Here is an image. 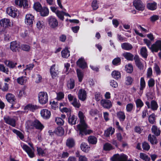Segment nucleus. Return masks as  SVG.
Masks as SVG:
<instances>
[{"label": "nucleus", "mask_w": 161, "mask_h": 161, "mask_svg": "<svg viewBox=\"0 0 161 161\" xmlns=\"http://www.w3.org/2000/svg\"><path fill=\"white\" fill-rule=\"evenodd\" d=\"M87 126L86 124H84L82 126L80 125H78L77 128L79 131V135L82 136L84 135L89 134L92 132L91 130H87Z\"/></svg>", "instance_id": "f257e3e1"}, {"label": "nucleus", "mask_w": 161, "mask_h": 161, "mask_svg": "<svg viewBox=\"0 0 161 161\" xmlns=\"http://www.w3.org/2000/svg\"><path fill=\"white\" fill-rule=\"evenodd\" d=\"M39 102L42 104H45L48 101V96L47 93L45 92H40L38 94Z\"/></svg>", "instance_id": "f03ea898"}, {"label": "nucleus", "mask_w": 161, "mask_h": 161, "mask_svg": "<svg viewBox=\"0 0 161 161\" xmlns=\"http://www.w3.org/2000/svg\"><path fill=\"white\" fill-rule=\"evenodd\" d=\"M47 20L49 25L50 28L55 29L58 26V21L54 17L49 16Z\"/></svg>", "instance_id": "7ed1b4c3"}, {"label": "nucleus", "mask_w": 161, "mask_h": 161, "mask_svg": "<svg viewBox=\"0 0 161 161\" xmlns=\"http://www.w3.org/2000/svg\"><path fill=\"white\" fill-rule=\"evenodd\" d=\"M128 156L124 154H116L111 158L112 161H127Z\"/></svg>", "instance_id": "20e7f679"}, {"label": "nucleus", "mask_w": 161, "mask_h": 161, "mask_svg": "<svg viewBox=\"0 0 161 161\" xmlns=\"http://www.w3.org/2000/svg\"><path fill=\"white\" fill-rule=\"evenodd\" d=\"M29 144L32 147L33 145L31 143H29ZM22 147L24 150L27 153L30 157L32 158L34 157L35 155L33 149L30 148L27 145L25 144L23 145Z\"/></svg>", "instance_id": "39448f33"}, {"label": "nucleus", "mask_w": 161, "mask_h": 161, "mask_svg": "<svg viewBox=\"0 0 161 161\" xmlns=\"http://www.w3.org/2000/svg\"><path fill=\"white\" fill-rule=\"evenodd\" d=\"M133 4L136 9L139 11H142L145 9V5L141 0H134Z\"/></svg>", "instance_id": "423d86ee"}, {"label": "nucleus", "mask_w": 161, "mask_h": 161, "mask_svg": "<svg viewBox=\"0 0 161 161\" xmlns=\"http://www.w3.org/2000/svg\"><path fill=\"white\" fill-rule=\"evenodd\" d=\"M151 48L153 52H157L159 50L161 51V40L157 41L151 45Z\"/></svg>", "instance_id": "0eeeda50"}, {"label": "nucleus", "mask_w": 161, "mask_h": 161, "mask_svg": "<svg viewBox=\"0 0 161 161\" xmlns=\"http://www.w3.org/2000/svg\"><path fill=\"white\" fill-rule=\"evenodd\" d=\"M6 12L9 16L14 18H15L17 16L18 13L17 9L13 7L7 8Z\"/></svg>", "instance_id": "6e6552de"}, {"label": "nucleus", "mask_w": 161, "mask_h": 161, "mask_svg": "<svg viewBox=\"0 0 161 161\" xmlns=\"http://www.w3.org/2000/svg\"><path fill=\"white\" fill-rule=\"evenodd\" d=\"M6 98L7 101L12 104L11 107H13L16 103L15 96L11 93H8L6 95Z\"/></svg>", "instance_id": "1a4fd4ad"}, {"label": "nucleus", "mask_w": 161, "mask_h": 161, "mask_svg": "<svg viewBox=\"0 0 161 161\" xmlns=\"http://www.w3.org/2000/svg\"><path fill=\"white\" fill-rule=\"evenodd\" d=\"M34 19V16L32 14H27L25 17V23L29 25H32Z\"/></svg>", "instance_id": "9d476101"}, {"label": "nucleus", "mask_w": 161, "mask_h": 161, "mask_svg": "<svg viewBox=\"0 0 161 161\" xmlns=\"http://www.w3.org/2000/svg\"><path fill=\"white\" fill-rule=\"evenodd\" d=\"M134 59L135 60V64L137 67L140 69H142L144 68L143 64L142 63L139 56L137 55H136L134 58Z\"/></svg>", "instance_id": "9b49d317"}, {"label": "nucleus", "mask_w": 161, "mask_h": 161, "mask_svg": "<svg viewBox=\"0 0 161 161\" xmlns=\"http://www.w3.org/2000/svg\"><path fill=\"white\" fill-rule=\"evenodd\" d=\"M4 120L7 124L13 127L16 126V121L14 118H11L8 116L4 117L3 118Z\"/></svg>", "instance_id": "f8f14e48"}, {"label": "nucleus", "mask_w": 161, "mask_h": 161, "mask_svg": "<svg viewBox=\"0 0 161 161\" xmlns=\"http://www.w3.org/2000/svg\"><path fill=\"white\" fill-rule=\"evenodd\" d=\"M101 105L104 108L109 109L112 105L111 102L109 100L105 99H102L101 102Z\"/></svg>", "instance_id": "ddd939ff"}, {"label": "nucleus", "mask_w": 161, "mask_h": 161, "mask_svg": "<svg viewBox=\"0 0 161 161\" xmlns=\"http://www.w3.org/2000/svg\"><path fill=\"white\" fill-rule=\"evenodd\" d=\"M78 96L80 100L82 101H84L86 98V92L83 89H80L78 91Z\"/></svg>", "instance_id": "4468645a"}, {"label": "nucleus", "mask_w": 161, "mask_h": 161, "mask_svg": "<svg viewBox=\"0 0 161 161\" xmlns=\"http://www.w3.org/2000/svg\"><path fill=\"white\" fill-rule=\"evenodd\" d=\"M55 64H53L50 69V72L53 78H55L58 76V71L57 68H55Z\"/></svg>", "instance_id": "2eb2a0df"}, {"label": "nucleus", "mask_w": 161, "mask_h": 161, "mask_svg": "<svg viewBox=\"0 0 161 161\" xmlns=\"http://www.w3.org/2000/svg\"><path fill=\"white\" fill-rule=\"evenodd\" d=\"M0 25L1 26L6 28L10 26L11 22L9 19L4 18L0 20Z\"/></svg>", "instance_id": "dca6fc26"}, {"label": "nucleus", "mask_w": 161, "mask_h": 161, "mask_svg": "<svg viewBox=\"0 0 161 161\" xmlns=\"http://www.w3.org/2000/svg\"><path fill=\"white\" fill-rule=\"evenodd\" d=\"M20 46L18 42L15 41L11 42L10 45V49L13 52H16L19 48Z\"/></svg>", "instance_id": "f3484780"}, {"label": "nucleus", "mask_w": 161, "mask_h": 161, "mask_svg": "<svg viewBox=\"0 0 161 161\" xmlns=\"http://www.w3.org/2000/svg\"><path fill=\"white\" fill-rule=\"evenodd\" d=\"M77 65L80 68L84 69L87 67V64L83 58H79L76 62Z\"/></svg>", "instance_id": "a211bd4d"}, {"label": "nucleus", "mask_w": 161, "mask_h": 161, "mask_svg": "<svg viewBox=\"0 0 161 161\" xmlns=\"http://www.w3.org/2000/svg\"><path fill=\"white\" fill-rule=\"evenodd\" d=\"M41 114L42 116L44 119H48L50 116V111L47 109H43L41 111Z\"/></svg>", "instance_id": "6ab92c4d"}, {"label": "nucleus", "mask_w": 161, "mask_h": 161, "mask_svg": "<svg viewBox=\"0 0 161 161\" xmlns=\"http://www.w3.org/2000/svg\"><path fill=\"white\" fill-rule=\"evenodd\" d=\"M140 93L142 94L143 93V89L146 86V82L143 77H142L140 80Z\"/></svg>", "instance_id": "aec40b11"}, {"label": "nucleus", "mask_w": 161, "mask_h": 161, "mask_svg": "<svg viewBox=\"0 0 161 161\" xmlns=\"http://www.w3.org/2000/svg\"><path fill=\"white\" fill-rule=\"evenodd\" d=\"M115 129L112 127L108 128L104 132V135L107 137H109L110 136L112 135L114 133Z\"/></svg>", "instance_id": "412c9836"}, {"label": "nucleus", "mask_w": 161, "mask_h": 161, "mask_svg": "<svg viewBox=\"0 0 161 161\" xmlns=\"http://www.w3.org/2000/svg\"><path fill=\"white\" fill-rule=\"evenodd\" d=\"M121 47L123 49L126 50H130L133 48L132 46L128 42H125L122 43Z\"/></svg>", "instance_id": "4be33fe9"}, {"label": "nucleus", "mask_w": 161, "mask_h": 161, "mask_svg": "<svg viewBox=\"0 0 161 161\" xmlns=\"http://www.w3.org/2000/svg\"><path fill=\"white\" fill-rule=\"evenodd\" d=\"M44 126L38 120H35L34 121V128L38 130H42L44 128Z\"/></svg>", "instance_id": "5701e85b"}, {"label": "nucleus", "mask_w": 161, "mask_h": 161, "mask_svg": "<svg viewBox=\"0 0 161 161\" xmlns=\"http://www.w3.org/2000/svg\"><path fill=\"white\" fill-rule=\"evenodd\" d=\"M77 117L75 115H70L68 118V122L71 125H75L76 123Z\"/></svg>", "instance_id": "b1692460"}, {"label": "nucleus", "mask_w": 161, "mask_h": 161, "mask_svg": "<svg viewBox=\"0 0 161 161\" xmlns=\"http://www.w3.org/2000/svg\"><path fill=\"white\" fill-rule=\"evenodd\" d=\"M75 141L73 139L69 138L66 141V145L69 148H71L74 147L75 145Z\"/></svg>", "instance_id": "393cba45"}, {"label": "nucleus", "mask_w": 161, "mask_h": 161, "mask_svg": "<svg viewBox=\"0 0 161 161\" xmlns=\"http://www.w3.org/2000/svg\"><path fill=\"white\" fill-rule=\"evenodd\" d=\"M123 56L127 60L132 61L134 58V55L130 53L126 52L122 54Z\"/></svg>", "instance_id": "a878e982"}, {"label": "nucleus", "mask_w": 161, "mask_h": 161, "mask_svg": "<svg viewBox=\"0 0 161 161\" xmlns=\"http://www.w3.org/2000/svg\"><path fill=\"white\" fill-rule=\"evenodd\" d=\"M148 139L152 144H156L158 142L156 137L154 135L151 134L149 135Z\"/></svg>", "instance_id": "bb28decb"}, {"label": "nucleus", "mask_w": 161, "mask_h": 161, "mask_svg": "<svg viewBox=\"0 0 161 161\" xmlns=\"http://www.w3.org/2000/svg\"><path fill=\"white\" fill-rule=\"evenodd\" d=\"M54 132L58 136H62L64 134V130L62 127H58L55 130Z\"/></svg>", "instance_id": "cd10ccee"}, {"label": "nucleus", "mask_w": 161, "mask_h": 161, "mask_svg": "<svg viewBox=\"0 0 161 161\" xmlns=\"http://www.w3.org/2000/svg\"><path fill=\"white\" fill-rule=\"evenodd\" d=\"M88 141L90 144H95L97 142V139L93 136H90L88 138Z\"/></svg>", "instance_id": "c85d7f7f"}, {"label": "nucleus", "mask_w": 161, "mask_h": 161, "mask_svg": "<svg viewBox=\"0 0 161 161\" xmlns=\"http://www.w3.org/2000/svg\"><path fill=\"white\" fill-rule=\"evenodd\" d=\"M148 9L151 10H154L157 7V3L155 2L148 3L147 5Z\"/></svg>", "instance_id": "c756f323"}, {"label": "nucleus", "mask_w": 161, "mask_h": 161, "mask_svg": "<svg viewBox=\"0 0 161 161\" xmlns=\"http://www.w3.org/2000/svg\"><path fill=\"white\" fill-rule=\"evenodd\" d=\"M75 86V81L73 79H70L67 83V86L68 88L70 89L74 88Z\"/></svg>", "instance_id": "7c9ffc66"}, {"label": "nucleus", "mask_w": 161, "mask_h": 161, "mask_svg": "<svg viewBox=\"0 0 161 161\" xmlns=\"http://www.w3.org/2000/svg\"><path fill=\"white\" fill-rule=\"evenodd\" d=\"M38 108V107L36 105L29 104L25 107V109L30 110L33 112L35 110L37 109Z\"/></svg>", "instance_id": "2f4dec72"}, {"label": "nucleus", "mask_w": 161, "mask_h": 161, "mask_svg": "<svg viewBox=\"0 0 161 161\" xmlns=\"http://www.w3.org/2000/svg\"><path fill=\"white\" fill-rule=\"evenodd\" d=\"M5 64L10 68H14L17 64L16 63H14L12 61L5 60L4 62Z\"/></svg>", "instance_id": "473e14b6"}, {"label": "nucleus", "mask_w": 161, "mask_h": 161, "mask_svg": "<svg viewBox=\"0 0 161 161\" xmlns=\"http://www.w3.org/2000/svg\"><path fill=\"white\" fill-rule=\"evenodd\" d=\"M140 54L142 57L146 58L148 56L147 50L146 47H142L140 49Z\"/></svg>", "instance_id": "72a5a7b5"}, {"label": "nucleus", "mask_w": 161, "mask_h": 161, "mask_svg": "<svg viewBox=\"0 0 161 161\" xmlns=\"http://www.w3.org/2000/svg\"><path fill=\"white\" fill-rule=\"evenodd\" d=\"M117 116L120 121H124L125 118V116L124 112L122 111H119L117 113Z\"/></svg>", "instance_id": "f704fd0d"}, {"label": "nucleus", "mask_w": 161, "mask_h": 161, "mask_svg": "<svg viewBox=\"0 0 161 161\" xmlns=\"http://www.w3.org/2000/svg\"><path fill=\"white\" fill-rule=\"evenodd\" d=\"M41 16H47L49 14V10L47 8L44 7L42 8L39 11Z\"/></svg>", "instance_id": "c9c22d12"}, {"label": "nucleus", "mask_w": 161, "mask_h": 161, "mask_svg": "<svg viewBox=\"0 0 161 161\" xmlns=\"http://www.w3.org/2000/svg\"><path fill=\"white\" fill-rule=\"evenodd\" d=\"M62 56L64 58H67L70 56L69 51L67 47H65L61 52Z\"/></svg>", "instance_id": "e433bc0d"}, {"label": "nucleus", "mask_w": 161, "mask_h": 161, "mask_svg": "<svg viewBox=\"0 0 161 161\" xmlns=\"http://www.w3.org/2000/svg\"><path fill=\"white\" fill-rule=\"evenodd\" d=\"M17 82L19 84L23 85L24 83L26 82L27 78L25 76H21L18 78L17 79Z\"/></svg>", "instance_id": "4c0bfd02"}, {"label": "nucleus", "mask_w": 161, "mask_h": 161, "mask_svg": "<svg viewBox=\"0 0 161 161\" xmlns=\"http://www.w3.org/2000/svg\"><path fill=\"white\" fill-rule=\"evenodd\" d=\"M79 117L80 119V125L82 126L86 124L84 119V116L83 114L81 111H79L78 114Z\"/></svg>", "instance_id": "58836bf2"}, {"label": "nucleus", "mask_w": 161, "mask_h": 161, "mask_svg": "<svg viewBox=\"0 0 161 161\" xmlns=\"http://www.w3.org/2000/svg\"><path fill=\"white\" fill-rule=\"evenodd\" d=\"M151 130L152 132L155 135L158 136L159 135L160 131L159 129L157 127L154 125L152 126Z\"/></svg>", "instance_id": "ea45409f"}, {"label": "nucleus", "mask_w": 161, "mask_h": 161, "mask_svg": "<svg viewBox=\"0 0 161 161\" xmlns=\"http://www.w3.org/2000/svg\"><path fill=\"white\" fill-rule=\"evenodd\" d=\"M26 128L27 129L34 128V121L31 120H28L25 123Z\"/></svg>", "instance_id": "a19ab883"}, {"label": "nucleus", "mask_w": 161, "mask_h": 161, "mask_svg": "<svg viewBox=\"0 0 161 161\" xmlns=\"http://www.w3.org/2000/svg\"><path fill=\"white\" fill-rule=\"evenodd\" d=\"M112 77L116 79H120L121 77L120 73L118 71L114 70L112 73Z\"/></svg>", "instance_id": "79ce46f5"}, {"label": "nucleus", "mask_w": 161, "mask_h": 161, "mask_svg": "<svg viewBox=\"0 0 161 161\" xmlns=\"http://www.w3.org/2000/svg\"><path fill=\"white\" fill-rule=\"evenodd\" d=\"M80 148L81 150L85 152H87L89 150L90 147L85 142H82L80 145Z\"/></svg>", "instance_id": "37998d69"}, {"label": "nucleus", "mask_w": 161, "mask_h": 161, "mask_svg": "<svg viewBox=\"0 0 161 161\" xmlns=\"http://www.w3.org/2000/svg\"><path fill=\"white\" fill-rule=\"evenodd\" d=\"M158 105L155 101L153 100L151 102V108L153 110H156L158 108Z\"/></svg>", "instance_id": "c03bdc74"}, {"label": "nucleus", "mask_w": 161, "mask_h": 161, "mask_svg": "<svg viewBox=\"0 0 161 161\" xmlns=\"http://www.w3.org/2000/svg\"><path fill=\"white\" fill-rule=\"evenodd\" d=\"M153 69L155 71L157 75H160L161 73V70L159 66L156 64H154Z\"/></svg>", "instance_id": "a18cd8bd"}, {"label": "nucleus", "mask_w": 161, "mask_h": 161, "mask_svg": "<svg viewBox=\"0 0 161 161\" xmlns=\"http://www.w3.org/2000/svg\"><path fill=\"white\" fill-rule=\"evenodd\" d=\"M113 149V146L109 143H107L104 145L103 149L105 151H109Z\"/></svg>", "instance_id": "49530a36"}, {"label": "nucleus", "mask_w": 161, "mask_h": 161, "mask_svg": "<svg viewBox=\"0 0 161 161\" xmlns=\"http://www.w3.org/2000/svg\"><path fill=\"white\" fill-rule=\"evenodd\" d=\"M64 12L59 10L56 13V15L60 19L63 21L64 19Z\"/></svg>", "instance_id": "de8ad7c7"}, {"label": "nucleus", "mask_w": 161, "mask_h": 161, "mask_svg": "<svg viewBox=\"0 0 161 161\" xmlns=\"http://www.w3.org/2000/svg\"><path fill=\"white\" fill-rule=\"evenodd\" d=\"M121 59L119 57H117L114 59L112 61L113 65L117 66L120 65L121 64Z\"/></svg>", "instance_id": "09e8293b"}, {"label": "nucleus", "mask_w": 161, "mask_h": 161, "mask_svg": "<svg viewBox=\"0 0 161 161\" xmlns=\"http://www.w3.org/2000/svg\"><path fill=\"white\" fill-rule=\"evenodd\" d=\"M77 74L79 79V81L81 82L83 77V73L79 69H77Z\"/></svg>", "instance_id": "8fccbe9b"}, {"label": "nucleus", "mask_w": 161, "mask_h": 161, "mask_svg": "<svg viewBox=\"0 0 161 161\" xmlns=\"http://www.w3.org/2000/svg\"><path fill=\"white\" fill-rule=\"evenodd\" d=\"M125 70L127 72L130 73L132 72L133 70V67L132 65L131 64H128L125 66Z\"/></svg>", "instance_id": "3c124183"}, {"label": "nucleus", "mask_w": 161, "mask_h": 161, "mask_svg": "<svg viewBox=\"0 0 161 161\" xmlns=\"http://www.w3.org/2000/svg\"><path fill=\"white\" fill-rule=\"evenodd\" d=\"M135 102L136 107L138 108H141L144 105L143 103L140 99H136L135 101Z\"/></svg>", "instance_id": "603ef678"}, {"label": "nucleus", "mask_w": 161, "mask_h": 161, "mask_svg": "<svg viewBox=\"0 0 161 161\" xmlns=\"http://www.w3.org/2000/svg\"><path fill=\"white\" fill-rule=\"evenodd\" d=\"M140 158L145 161H149L150 160V158L147 155L143 153H140Z\"/></svg>", "instance_id": "864d4df0"}, {"label": "nucleus", "mask_w": 161, "mask_h": 161, "mask_svg": "<svg viewBox=\"0 0 161 161\" xmlns=\"http://www.w3.org/2000/svg\"><path fill=\"white\" fill-rule=\"evenodd\" d=\"M71 104L75 107L78 108L80 106V104L79 102V101H77V99L75 97L74 99V100L71 103Z\"/></svg>", "instance_id": "5fc2aeb1"}, {"label": "nucleus", "mask_w": 161, "mask_h": 161, "mask_svg": "<svg viewBox=\"0 0 161 161\" xmlns=\"http://www.w3.org/2000/svg\"><path fill=\"white\" fill-rule=\"evenodd\" d=\"M64 97V94L62 92H59L57 93V97L56 99L58 101H60Z\"/></svg>", "instance_id": "6e6d98bb"}, {"label": "nucleus", "mask_w": 161, "mask_h": 161, "mask_svg": "<svg viewBox=\"0 0 161 161\" xmlns=\"http://www.w3.org/2000/svg\"><path fill=\"white\" fill-rule=\"evenodd\" d=\"M44 25V22L42 20H39L36 23V26L39 29H41Z\"/></svg>", "instance_id": "4d7b16f0"}, {"label": "nucleus", "mask_w": 161, "mask_h": 161, "mask_svg": "<svg viewBox=\"0 0 161 161\" xmlns=\"http://www.w3.org/2000/svg\"><path fill=\"white\" fill-rule=\"evenodd\" d=\"M33 7L35 10L38 11H39L42 8L40 4L38 2L35 3L34 4Z\"/></svg>", "instance_id": "13d9d810"}, {"label": "nucleus", "mask_w": 161, "mask_h": 161, "mask_svg": "<svg viewBox=\"0 0 161 161\" xmlns=\"http://www.w3.org/2000/svg\"><path fill=\"white\" fill-rule=\"evenodd\" d=\"M155 115L154 114H152L149 116L148 120L151 124H154L155 122Z\"/></svg>", "instance_id": "bf43d9fd"}, {"label": "nucleus", "mask_w": 161, "mask_h": 161, "mask_svg": "<svg viewBox=\"0 0 161 161\" xmlns=\"http://www.w3.org/2000/svg\"><path fill=\"white\" fill-rule=\"evenodd\" d=\"M69 156V153L67 152L63 151L62 153L59 154L58 156L61 158H66Z\"/></svg>", "instance_id": "052dcab7"}, {"label": "nucleus", "mask_w": 161, "mask_h": 161, "mask_svg": "<svg viewBox=\"0 0 161 161\" xmlns=\"http://www.w3.org/2000/svg\"><path fill=\"white\" fill-rule=\"evenodd\" d=\"M50 104L51 105V109L55 110L58 108V104L57 102H56L53 101V102H50Z\"/></svg>", "instance_id": "680f3d73"}, {"label": "nucleus", "mask_w": 161, "mask_h": 161, "mask_svg": "<svg viewBox=\"0 0 161 161\" xmlns=\"http://www.w3.org/2000/svg\"><path fill=\"white\" fill-rule=\"evenodd\" d=\"M0 71L7 74H8L9 71L8 69H6L5 67L3 64H0Z\"/></svg>", "instance_id": "e2e57ef3"}, {"label": "nucleus", "mask_w": 161, "mask_h": 161, "mask_svg": "<svg viewBox=\"0 0 161 161\" xmlns=\"http://www.w3.org/2000/svg\"><path fill=\"white\" fill-rule=\"evenodd\" d=\"M55 121L56 123L59 125H63L64 122L63 119L60 117L56 118L55 119Z\"/></svg>", "instance_id": "0e129e2a"}, {"label": "nucleus", "mask_w": 161, "mask_h": 161, "mask_svg": "<svg viewBox=\"0 0 161 161\" xmlns=\"http://www.w3.org/2000/svg\"><path fill=\"white\" fill-rule=\"evenodd\" d=\"M13 132L17 134V135L19 137V138L22 140L24 138V136L23 134L19 131H18L16 129L13 130Z\"/></svg>", "instance_id": "69168bd1"}, {"label": "nucleus", "mask_w": 161, "mask_h": 161, "mask_svg": "<svg viewBox=\"0 0 161 161\" xmlns=\"http://www.w3.org/2000/svg\"><path fill=\"white\" fill-rule=\"evenodd\" d=\"M148 85L149 87H152L155 85V80L153 78H150L148 81Z\"/></svg>", "instance_id": "338daca9"}, {"label": "nucleus", "mask_w": 161, "mask_h": 161, "mask_svg": "<svg viewBox=\"0 0 161 161\" xmlns=\"http://www.w3.org/2000/svg\"><path fill=\"white\" fill-rule=\"evenodd\" d=\"M142 147L143 150L148 151L150 148V146L147 143L144 142L142 143Z\"/></svg>", "instance_id": "774afa93"}]
</instances>
